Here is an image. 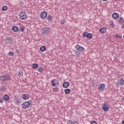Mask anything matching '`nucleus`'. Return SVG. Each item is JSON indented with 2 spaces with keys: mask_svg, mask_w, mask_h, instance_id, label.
Listing matches in <instances>:
<instances>
[{
  "mask_svg": "<svg viewBox=\"0 0 124 124\" xmlns=\"http://www.w3.org/2000/svg\"><path fill=\"white\" fill-rule=\"evenodd\" d=\"M79 50H80V52H84L85 51V48L80 46Z\"/></svg>",
  "mask_w": 124,
  "mask_h": 124,
  "instance_id": "nucleus-31",
  "label": "nucleus"
},
{
  "mask_svg": "<svg viewBox=\"0 0 124 124\" xmlns=\"http://www.w3.org/2000/svg\"><path fill=\"white\" fill-rule=\"evenodd\" d=\"M69 86V83L67 81L64 82L62 84V87L64 89H66L67 88H68Z\"/></svg>",
  "mask_w": 124,
  "mask_h": 124,
  "instance_id": "nucleus-10",
  "label": "nucleus"
},
{
  "mask_svg": "<svg viewBox=\"0 0 124 124\" xmlns=\"http://www.w3.org/2000/svg\"><path fill=\"white\" fill-rule=\"evenodd\" d=\"M30 105H32V102L31 100L24 102L22 104V107L23 109H27V108L30 107Z\"/></svg>",
  "mask_w": 124,
  "mask_h": 124,
  "instance_id": "nucleus-1",
  "label": "nucleus"
},
{
  "mask_svg": "<svg viewBox=\"0 0 124 124\" xmlns=\"http://www.w3.org/2000/svg\"><path fill=\"white\" fill-rule=\"evenodd\" d=\"M119 22L120 24H123V17H120V19L119 20Z\"/></svg>",
  "mask_w": 124,
  "mask_h": 124,
  "instance_id": "nucleus-30",
  "label": "nucleus"
},
{
  "mask_svg": "<svg viewBox=\"0 0 124 124\" xmlns=\"http://www.w3.org/2000/svg\"><path fill=\"white\" fill-rule=\"evenodd\" d=\"M19 16L21 20H26L27 19V14L25 12H21L19 14Z\"/></svg>",
  "mask_w": 124,
  "mask_h": 124,
  "instance_id": "nucleus-3",
  "label": "nucleus"
},
{
  "mask_svg": "<svg viewBox=\"0 0 124 124\" xmlns=\"http://www.w3.org/2000/svg\"><path fill=\"white\" fill-rule=\"evenodd\" d=\"M102 109L105 111H108L109 110V106H108V103L105 102V103L102 105Z\"/></svg>",
  "mask_w": 124,
  "mask_h": 124,
  "instance_id": "nucleus-5",
  "label": "nucleus"
},
{
  "mask_svg": "<svg viewBox=\"0 0 124 124\" xmlns=\"http://www.w3.org/2000/svg\"><path fill=\"white\" fill-rule=\"evenodd\" d=\"M52 87H56L57 85L59 84V80L58 79H53L51 81Z\"/></svg>",
  "mask_w": 124,
  "mask_h": 124,
  "instance_id": "nucleus-6",
  "label": "nucleus"
},
{
  "mask_svg": "<svg viewBox=\"0 0 124 124\" xmlns=\"http://www.w3.org/2000/svg\"><path fill=\"white\" fill-rule=\"evenodd\" d=\"M44 68L42 66L40 67L38 69V71H39V72H42Z\"/></svg>",
  "mask_w": 124,
  "mask_h": 124,
  "instance_id": "nucleus-26",
  "label": "nucleus"
},
{
  "mask_svg": "<svg viewBox=\"0 0 124 124\" xmlns=\"http://www.w3.org/2000/svg\"><path fill=\"white\" fill-rule=\"evenodd\" d=\"M123 38H124V36H123Z\"/></svg>",
  "mask_w": 124,
  "mask_h": 124,
  "instance_id": "nucleus-43",
  "label": "nucleus"
},
{
  "mask_svg": "<svg viewBox=\"0 0 124 124\" xmlns=\"http://www.w3.org/2000/svg\"><path fill=\"white\" fill-rule=\"evenodd\" d=\"M123 22H124V19L123 18Z\"/></svg>",
  "mask_w": 124,
  "mask_h": 124,
  "instance_id": "nucleus-42",
  "label": "nucleus"
},
{
  "mask_svg": "<svg viewBox=\"0 0 124 124\" xmlns=\"http://www.w3.org/2000/svg\"><path fill=\"white\" fill-rule=\"evenodd\" d=\"M91 124H97V123H96L94 121H93L91 122Z\"/></svg>",
  "mask_w": 124,
  "mask_h": 124,
  "instance_id": "nucleus-35",
  "label": "nucleus"
},
{
  "mask_svg": "<svg viewBox=\"0 0 124 124\" xmlns=\"http://www.w3.org/2000/svg\"><path fill=\"white\" fill-rule=\"evenodd\" d=\"M3 98L5 101H8V100H9V95H8V94H5Z\"/></svg>",
  "mask_w": 124,
  "mask_h": 124,
  "instance_id": "nucleus-13",
  "label": "nucleus"
},
{
  "mask_svg": "<svg viewBox=\"0 0 124 124\" xmlns=\"http://www.w3.org/2000/svg\"><path fill=\"white\" fill-rule=\"evenodd\" d=\"M1 92H3V91H5V89H4V87L2 86V88L1 89Z\"/></svg>",
  "mask_w": 124,
  "mask_h": 124,
  "instance_id": "nucleus-37",
  "label": "nucleus"
},
{
  "mask_svg": "<svg viewBox=\"0 0 124 124\" xmlns=\"http://www.w3.org/2000/svg\"><path fill=\"white\" fill-rule=\"evenodd\" d=\"M40 50L41 52H45L46 51V46H42L40 48Z\"/></svg>",
  "mask_w": 124,
  "mask_h": 124,
  "instance_id": "nucleus-19",
  "label": "nucleus"
},
{
  "mask_svg": "<svg viewBox=\"0 0 124 124\" xmlns=\"http://www.w3.org/2000/svg\"><path fill=\"white\" fill-rule=\"evenodd\" d=\"M18 76H20L21 72H19L18 73Z\"/></svg>",
  "mask_w": 124,
  "mask_h": 124,
  "instance_id": "nucleus-38",
  "label": "nucleus"
},
{
  "mask_svg": "<svg viewBox=\"0 0 124 124\" xmlns=\"http://www.w3.org/2000/svg\"><path fill=\"white\" fill-rule=\"evenodd\" d=\"M54 92H59V88H53Z\"/></svg>",
  "mask_w": 124,
  "mask_h": 124,
  "instance_id": "nucleus-34",
  "label": "nucleus"
},
{
  "mask_svg": "<svg viewBox=\"0 0 124 124\" xmlns=\"http://www.w3.org/2000/svg\"><path fill=\"white\" fill-rule=\"evenodd\" d=\"M67 124H79L78 122L76 121L73 122H72V120H69L68 121H67Z\"/></svg>",
  "mask_w": 124,
  "mask_h": 124,
  "instance_id": "nucleus-15",
  "label": "nucleus"
},
{
  "mask_svg": "<svg viewBox=\"0 0 124 124\" xmlns=\"http://www.w3.org/2000/svg\"><path fill=\"white\" fill-rule=\"evenodd\" d=\"M71 92L70 89H66L64 90V93L66 94H69Z\"/></svg>",
  "mask_w": 124,
  "mask_h": 124,
  "instance_id": "nucleus-18",
  "label": "nucleus"
},
{
  "mask_svg": "<svg viewBox=\"0 0 124 124\" xmlns=\"http://www.w3.org/2000/svg\"><path fill=\"white\" fill-rule=\"evenodd\" d=\"M30 98V96L28 94H24L22 95V98L24 100H27V99H29Z\"/></svg>",
  "mask_w": 124,
  "mask_h": 124,
  "instance_id": "nucleus-12",
  "label": "nucleus"
},
{
  "mask_svg": "<svg viewBox=\"0 0 124 124\" xmlns=\"http://www.w3.org/2000/svg\"><path fill=\"white\" fill-rule=\"evenodd\" d=\"M5 76V81H9L10 79H11V77H10V76L8 75H6Z\"/></svg>",
  "mask_w": 124,
  "mask_h": 124,
  "instance_id": "nucleus-16",
  "label": "nucleus"
},
{
  "mask_svg": "<svg viewBox=\"0 0 124 124\" xmlns=\"http://www.w3.org/2000/svg\"><path fill=\"white\" fill-rule=\"evenodd\" d=\"M12 30L13 31L16 32L19 31V28L17 27V26H14L12 28Z\"/></svg>",
  "mask_w": 124,
  "mask_h": 124,
  "instance_id": "nucleus-11",
  "label": "nucleus"
},
{
  "mask_svg": "<svg viewBox=\"0 0 124 124\" xmlns=\"http://www.w3.org/2000/svg\"><path fill=\"white\" fill-rule=\"evenodd\" d=\"M8 7H7V6H3L2 7V10L3 11H6V10H7V9H8Z\"/></svg>",
  "mask_w": 124,
  "mask_h": 124,
  "instance_id": "nucleus-25",
  "label": "nucleus"
},
{
  "mask_svg": "<svg viewBox=\"0 0 124 124\" xmlns=\"http://www.w3.org/2000/svg\"><path fill=\"white\" fill-rule=\"evenodd\" d=\"M118 83L120 85H124V80L121 78L118 80Z\"/></svg>",
  "mask_w": 124,
  "mask_h": 124,
  "instance_id": "nucleus-17",
  "label": "nucleus"
},
{
  "mask_svg": "<svg viewBox=\"0 0 124 124\" xmlns=\"http://www.w3.org/2000/svg\"><path fill=\"white\" fill-rule=\"evenodd\" d=\"M8 56L10 57H13L14 56V53L12 51H10L8 53Z\"/></svg>",
  "mask_w": 124,
  "mask_h": 124,
  "instance_id": "nucleus-27",
  "label": "nucleus"
},
{
  "mask_svg": "<svg viewBox=\"0 0 124 124\" xmlns=\"http://www.w3.org/2000/svg\"><path fill=\"white\" fill-rule=\"evenodd\" d=\"M82 36H83V37H87V38L89 39H92V38H93V35L87 32H84L83 33Z\"/></svg>",
  "mask_w": 124,
  "mask_h": 124,
  "instance_id": "nucleus-4",
  "label": "nucleus"
},
{
  "mask_svg": "<svg viewBox=\"0 0 124 124\" xmlns=\"http://www.w3.org/2000/svg\"><path fill=\"white\" fill-rule=\"evenodd\" d=\"M115 36L117 37V38H122V36L118 35H115Z\"/></svg>",
  "mask_w": 124,
  "mask_h": 124,
  "instance_id": "nucleus-36",
  "label": "nucleus"
},
{
  "mask_svg": "<svg viewBox=\"0 0 124 124\" xmlns=\"http://www.w3.org/2000/svg\"><path fill=\"white\" fill-rule=\"evenodd\" d=\"M75 47L76 48V49L78 50V51H79L80 52V45H77L75 46Z\"/></svg>",
  "mask_w": 124,
  "mask_h": 124,
  "instance_id": "nucleus-29",
  "label": "nucleus"
},
{
  "mask_svg": "<svg viewBox=\"0 0 124 124\" xmlns=\"http://www.w3.org/2000/svg\"><path fill=\"white\" fill-rule=\"evenodd\" d=\"M74 52H75V54H76V56H77V57H80V55H81L80 54V52H78H78H76V51H74Z\"/></svg>",
  "mask_w": 124,
  "mask_h": 124,
  "instance_id": "nucleus-28",
  "label": "nucleus"
},
{
  "mask_svg": "<svg viewBox=\"0 0 124 124\" xmlns=\"http://www.w3.org/2000/svg\"><path fill=\"white\" fill-rule=\"evenodd\" d=\"M103 1H107V0H103Z\"/></svg>",
  "mask_w": 124,
  "mask_h": 124,
  "instance_id": "nucleus-41",
  "label": "nucleus"
},
{
  "mask_svg": "<svg viewBox=\"0 0 124 124\" xmlns=\"http://www.w3.org/2000/svg\"><path fill=\"white\" fill-rule=\"evenodd\" d=\"M98 90L99 91H103L104 89H105V84L104 83H102L100 84L98 86Z\"/></svg>",
  "mask_w": 124,
  "mask_h": 124,
  "instance_id": "nucleus-8",
  "label": "nucleus"
},
{
  "mask_svg": "<svg viewBox=\"0 0 124 124\" xmlns=\"http://www.w3.org/2000/svg\"><path fill=\"white\" fill-rule=\"evenodd\" d=\"M100 32H101L102 33H104V32H106V28H102L100 30Z\"/></svg>",
  "mask_w": 124,
  "mask_h": 124,
  "instance_id": "nucleus-22",
  "label": "nucleus"
},
{
  "mask_svg": "<svg viewBox=\"0 0 124 124\" xmlns=\"http://www.w3.org/2000/svg\"><path fill=\"white\" fill-rule=\"evenodd\" d=\"M122 124H124V120H123V121H122Z\"/></svg>",
  "mask_w": 124,
  "mask_h": 124,
  "instance_id": "nucleus-39",
  "label": "nucleus"
},
{
  "mask_svg": "<svg viewBox=\"0 0 124 124\" xmlns=\"http://www.w3.org/2000/svg\"><path fill=\"white\" fill-rule=\"evenodd\" d=\"M20 31L22 32L24 31H25V28H24V27H21L20 28Z\"/></svg>",
  "mask_w": 124,
  "mask_h": 124,
  "instance_id": "nucleus-33",
  "label": "nucleus"
},
{
  "mask_svg": "<svg viewBox=\"0 0 124 124\" xmlns=\"http://www.w3.org/2000/svg\"><path fill=\"white\" fill-rule=\"evenodd\" d=\"M32 68L36 69L38 68V64L37 63H33L32 66Z\"/></svg>",
  "mask_w": 124,
  "mask_h": 124,
  "instance_id": "nucleus-20",
  "label": "nucleus"
},
{
  "mask_svg": "<svg viewBox=\"0 0 124 124\" xmlns=\"http://www.w3.org/2000/svg\"><path fill=\"white\" fill-rule=\"evenodd\" d=\"M0 80L1 81H5V77L4 75L1 76L0 77Z\"/></svg>",
  "mask_w": 124,
  "mask_h": 124,
  "instance_id": "nucleus-24",
  "label": "nucleus"
},
{
  "mask_svg": "<svg viewBox=\"0 0 124 124\" xmlns=\"http://www.w3.org/2000/svg\"><path fill=\"white\" fill-rule=\"evenodd\" d=\"M47 19L48 21H52L53 20V17H52V16L48 15L47 17Z\"/></svg>",
  "mask_w": 124,
  "mask_h": 124,
  "instance_id": "nucleus-23",
  "label": "nucleus"
},
{
  "mask_svg": "<svg viewBox=\"0 0 124 124\" xmlns=\"http://www.w3.org/2000/svg\"><path fill=\"white\" fill-rule=\"evenodd\" d=\"M47 13L46 12H43L41 13V17L43 18V19H45L46 17H47Z\"/></svg>",
  "mask_w": 124,
  "mask_h": 124,
  "instance_id": "nucleus-9",
  "label": "nucleus"
},
{
  "mask_svg": "<svg viewBox=\"0 0 124 124\" xmlns=\"http://www.w3.org/2000/svg\"><path fill=\"white\" fill-rule=\"evenodd\" d=\"M112 17L113 19H118L119 18V15L118 13H114L112 14Z\"/></svg>",
  "mask_w": 124,
  "mask_h": 124,
  "instance_id": "nucleus-14",
  "label": "nucleus"
},
{
  "mask_svg": "<svg viewBox=\"0 0 124 124\" xmlns=\"http://www.w3.org/2000/svg\"><path fill=\"white\" fill-rule=\"evenodd\" d=\"M16 124L14 123V124Z\"/></svg>",
  "mask_w": 124,
  "mask_h": 124,
  "instance_id": "nucleus-44",
  "label": "nucleus"
},
{
  "mask_svg": "<svg viewBox=\"0 0 124 124\" xmlns=\"http://www.w3.org/2000/svg\"><path fill=\"white\" fill-rule=\"evenodd\" d=\"M49 31L50 28L48 27L43 28L41 31V32H42V34H46V33H48Z\"/></svg>",
  "mask_w": 124,
  "mask_h": 124,
  "instance_id": "nucleus-2",
  "label": "nucleus"
},
{
  "mask_svg": "<svg viewBox=\"0 0 124 124\" xmlns=\"http://www.w3.org/2000/svg\"><path fill=\"white\" fill-rule=\"evenodd\" d=\"M14 100H16V101L17 103H20V102H21V100L16 96L14 97Z\"/></svg>",
  "mask_w": 124,
  "mask_h": 124,
  "instance_id": "nucleus-21",
  "label": "nucleus"
},
{
  "mask_svg": "<svg viewBox=\"0 0 124 124\" xmlns=\"http://www.w3.org/2000/svg\"><path fill=\"white\" fill-rule=\"evenodd\" d=\"M122 29H123V28H124V24H123V25H122Z\"/></svg>",
  "mask_w": 124,
  "mask_h": 124,
  "instance_id": "nucleus-40",
  "label": "nucleus"
},
{
  "mask_svg": "<svg viewBox=\"0 0 124 124\" xmlns=\"http://www.w3.org/2000/svg\"><path fill=\"white\" fill-rule=\"evenodd\" d=\"M0 103H3V98L0 97Z\"/></svg>",
  "mask_w": 124,
  "mask_h": 124,
  "instance_id": "nucleus-32",
  "label": "nucleus"
},
{
  "mask_svg": "<svg viewBox=\"0 0 124 124\" xmlns=\"http://www.w3.org/2000/svg\"><path fill=\"white\" fill-rule=\"evenodd\" d=\"M4 40L7 44H11L12 43V38L10 37H6Z\"/></svg>",
  "mask_w": 124,
  "mask_h": 124,
  "instance_id": "nucleus-7",
  "label": "nucleus"
}]
</instances>
